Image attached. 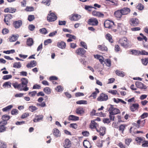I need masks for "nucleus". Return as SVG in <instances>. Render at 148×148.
Listing matches in <instances>:
<instances>
[{
	"label": "nucleus",
	"mask_w": 148,
	"mask_h": 148,
	"mask_svg": "<svg viewBox=\"0 0 148 148\" xmlns=\"http://www.w3.org/2000/svg\"><path fill=\"white\" fill-rule=\"evenodd\" d=\"M21 83L19 84L17 82H13L12 85L14 88L20 90L27 91L28 90L29 88L27 87L28 83V79L26 78H22L21 79Z\"/></svg>",
	"instance_id": "obj_1"
},
{
	"label": "nucleus",
	"mask_w": 148,
	"mask_h": 148,
	"mask_svg": "<svg viewBox=\"0 0 148 148\" xmlns=\"http://www.w3.org/2000/svg\"><path fill=\"white\" fill-rule=\"evenodd\" d=\"M104 25L105 28L111 29L114 32L117 31L116 27L112 21L106 20L104 22Z\"/></svg>",
	"instance_id": "obj_2"
},
{
	"label": "nucleus",
	"mask_w": 148,
	"mask_h": 148,
	"mask_svg": "<svg viewBox=\"0 0 148 148\" xmlns=\"http://www.w3.org/2000/svg\"><path fill=\"white\" fill-rule=\"evenodd\" d=\"M119 42L121 45L124 47H128L129 45L128 41L126 38L124 37L120 39Z\"/></svg>",
	"instance_id": "obj_3"
},
{
	"label": "nucleus",
	"mask_w": 148,
	"mask_h": 148,
	"mask_svg": "<svg viewBox=\"0 0 148 148\" xmlns=\"http://www.w3.org/2000/svg\"><path fill=\"white\" fill-rule=\"evenodd\" d=\"M57 18V17L55 13L51 12V11L49 12V14H48L47 16V20L48 21H54L56 20Z\"/></svg>",
	"instance_id": "obj_4"
},
{
	"label": "nucleus",
	"mask_w": 148,
	"mask_h": 148,
	"mask_svg": "<svg viewBox=\"0 0 148 148\" xmlns=\"http://www.w3.org/2000/svg\"><path fill=\"white\" fill-rule=\"evenodd\" d=\"M99 22L97 19L94 18H91L88 21V23L90 25L92 26H97Z\"/></svg>",
	"instance_id": "obj_5"
},
{
	"label": "nucleus",
	"mask_w": 148,
	"mask_h": 148,
	"mask_svg": "<svg viewBox=\"0 0 148 148\" xmlns=\"http://www.w3.org/2000/svg\"><path fill=\"white\" fill-rule=\"evenodd\" d=\"M130 24L133 26H137L139 23V21L137 18H131L129 21Z\"/></svg>",
	"instance_id": "obj_6"
},
{
	"label": "nucleus",
	"mask_w": 148,
	"mask_h": 148,
	"mask_svg": "<svg viewBox=\"0 0 148 148\" xmlns=\"http://www.w3.org/2000/svg\"><path fill=\"white\" fill-rule=\"evenodd\" d=\"M108 99V96L103 93H101L97 98V100L99 101H104L107 100Z\"/></svg>",
	"instance_id": "obj_7"
},
{
	"label": "nucleus",
	"mask_w": 148,
	"mask_h": 148,
	"mask_svg": "<svg viewBox=\"0 0 148 148\" xmlns=\"http://www.w3.org/2000/svg\"><path fill=\"white\" fill-rule=\"evenodd\" d=\"M146 119H140L137 122V123H135V126L139 128L140 127H143L145 125Z\"/></svg>",
	"instance_id": "obj_8"
},
{
	"label": "nucleus",
	"mask_w": 148,
	"mask_h": 148,
	"mask_svg": "<svg viewBox=\"0 0 148 148\" xmlns=\"http://www.w3.org/2000/svg\"><path fill=\"white\" fill-rule=\"evenodd\" d=\"M22 24L23 22L21 20L14 21L12 23L13 27L15 29L19 28L22 26Z\"/></svg>",
	"instance_id": "obj_9"
},
{
	"label": "nucleus",
	"mask_w": 148,
	"mask_h": 148,
	"mask_svg": "<svg viewBox=\"0 0 148 148\" xmlns=\"http://www.w3.org/2000/svg\"><path fill=\"white\" fill-rule=\"evenodd\" d=\"M99 124L96 123L95 121L92 120L90 124L89 127L92 129H96L97 132H98L97 127H99Z\"/></svg>",
	"instance_id": "obj_10"
},
{
	"label": "nucleus",
	"mask_w": 148,
	"mask_h": 148,
	"mask_svg": "<svg viewBox=\"0 0 148 148\" xmlns=\"http://www.w3.org/2000/svg\"><path fill=\"white\" fill-rule=\"evenodd\" d=\"M72 143L70 140L66 139L63 143V146L64 148H70L71 147Z\"/></svg>",
	"instance_id": "obj_11"
},
{
	"label": "nucleus",
	"mask_w": 148,
	"mask_h": 148,
	"mask_svg": "<svg viewBox=\"0 0 148 148\" xmlns=\"http://www.w3.org/2000/svg\"><path fill=\"white\" fill-rule=\"evenodd\" d=\"M108 111L114 114H116L120 113V110L119 109L113 107V106L111 105L110 107L108 110Z\"/></svg>",
	"instance_id": "obj_12"
},
{
	"label": "nucleus",
	"mask_w": 148,
	"mask_h": 148,
	"mask_svg": "<svg viewBox=\"0 0 148 148\" xmlns=\"http://www.w3.org/2000/svg\"><path fill=\"white\" fill-rule=\"evenodd\" d=\"M5 18L4 20V22L6 25H8L10 23V20L13 18L12 15L10 14H8L5 16Z\"/></svg>",
	"instance_id": "obj_13"
},
{
	"label": "nucleus",
	"mask_w": 148,
	"mask_h": 148,
	"mask_svg": "<svg viewBox=\"0 0 148 148\" xmlns=\"http://www.w3.org/2000/svg\"><path fill=\"white\" fill-rule=\"evenodd\" d=\"M81 17V16L78 14H73L69 16V19L72 21H76L79 19Z\"/></svg>",
	"instance_id": "obj_14"
},
{
	"label": "nucleus",
	"mask_w": 148,
	"mask_h": 148,
	"mask_svg": "<svg viewBox=\"0 0 148 148\" xmlns=\"http://www.w3.org/2000/svg\"><path fill=\"white\" fill-rule=\"evenodd\" d=\"M86 51L83 48H79L76 49L75 52L78 55L81 56H83L85 53Z\"/></svg>",
	"instance_id": "obj_15"
},
{
	"label": "nucleus",
	"mask_w": 148,
	"mask_h": 148,
	"mask_svg": "<svg viewBox=\"0 0 148 148\" xmlns=\"http://www.w3.org/2000/svg\"><path fill=\"white\" fill-rule=\"evenodd\" d=\"M92 14L93 16L98 17H103L104 16L103 14L100 12L97 11L95 10L92 11Z\"/></svg>",
	"instance_id": "obj_16"
},
{
	"label": "nucleus",
	"mask_w": 148,
	"mask_h": 148,
	"mask_svg": "<svg viewBox=\"0 0 148 148\" xmlns=\"http://www.w3.org/2000/svg\"><path fill=\"white\" fill-rule=\"evenodd\" d=\"M75 112L76 114L80 116H82L84 113V110L82 107H78L76 110Z\"/></svg>",
	"instance_id": "obj_17"
},
{
	"label": "nucleus",
	"mask_w": 148,
	"mask_h": 148,
	"mask_svg": "<svg viewBox=\"0 0 148 148\" xmlns=\"http://www.w3.org/2000/svg\"><path fill=\"white\" fill-rule=\"evenodd\" d=\"M139 105L138 103L132 104L130 107V109L132 112H134L139 108Z\"/></svg>",
	"instance_id": "obj_18"
},
{
	"label": "nucleus",
	"mask_w": 148,
	"mask_h": 148,
	"mask_svg": "<svg viewBox=\"0 0 148 148\" xmlns=\"http://www.w3.org/2000/svg\"><path fill=\"white\" fill-rule=\"evenodd\" d=\"M136 85L138 88L145 89L147 88L146 86L140 82H136Z\"/></svg>",
	"instance_id": "obj_19"
},
{
	"label": "nucleus",
	"mask_w": 148,
	"mask_h": 148,
	"mask_svg": "<svg viewBox=\"0 0 148 148\" xmlns=\"http://www.w3.org/2000/svg\"><path fill=\"white\" fill-rule=\"evenodd\" d=\"M19 37L18 34L16 35H12L11 36H10L8 38L9 41L10 42H13L16 41Z\"/></svg>",
	"instance_id": "obj_20"
},
{
	"label": "nucleus",
	"mask_w": 148,
	"mask_h": 148,
	"mask_svg": "<svg viewBox=\"0 0 148 148\" xmlns=\"http://www.w3.org/2000/svg\"><path fill=\"white\" fill-rule=\"evenodd\" d=\"M43 118V116L41 115H35V118L33 119V121L34 122H37L42 120Z\"/></svg>",
	"instance_id": "obj_21"
},
{
	"label": "nucleus",
	"mask_w": 148,
	"mask_h": 148,
	"mask_svg": "<svg viewBox=\"0 0 148 148\" xmlns=\"http://www.w3.org/2000/svg\"><path fill=\"white\" fill-rule=\"evenodd\" d=\"M94 56L95 58L98 59L101 64H102L104 62L103 60L104 58L103 56L99 55H94Z\"/></svg>",
	"instance_id": "obj_22"
},
{
	"label": "nucleus",
	"mask_w": 148,
	"mask_h": 148,
	"mask_svg": "<svg viewBox=\"0 0 148 148\" xmlns=\"http://www.w3.org/2000/svg\"><path fill=\"white\" fill-rule=\"evenodd\" d=\"M53 135L57 137H60L61 136L60 132L58 129L56 128L53 129Z\"/></svg>",
	"instance_id": "obj_23"
},
{
	"label": "nucleus",
	"mask_w": 148,
	"mask_h": 148,
	"mask_svg": "<svg viewBox=\"0 0 148 148\" xmlns=\"http://www.w3.org/2000/svg\"><path fill=\"white\" fill-rule=\"evenodd\" d=\"M120 10L122 15H123L127 14L129 13L130 11V9L127 8H124Z\"/></svg>",
	"instance_id": "obj_24"
},
{
	"label": "nucleus",
	"mask_w": 148,
	"mask_h": 148,
	"mask_svg": "<svg viewBox=\"0 0 148 148\" xmlns=\"http://www.w3.org/2000/svg\"><path fill=\"white\" fill-rule=\"evenodd\" d=\"M16 9L14 8L10 7L5 9L4 12H5L14 13L16 12Z\"/></svg>",
	"instance_id": "obj_25"
},
{
	"label": "nucleus",
	"mask_w": 148,
	"mask_h": 148,
	"mask_svg": "<svg viewBox=\"0 0 148 148\" xmlns=\"http://www.w3.org/2000/svg\"><path fill=\"white\" fill-rule=\"evenodd\" d=\"M57 46L61 49H65L66 47V44L63 41L58 42L57 43Z\"/></svg>",
	"instance_id": "obj_26"
},
{
	"label": "nucleus",
	"mask_w": 148,
	"mask_h": 148,
	"mask_svg": "<svg viewBox=\"0 0 148 148\" xmlns=\"http://www.w3.org/2000/svg\"><path fill=\"white\" fill-rule=\"evenodd\" d=\"M79 119V117L73 115H70L68 118V120L69 121H76L78 120Z\"/></svg>",
	"instance_id": "obj_27"
},
{
	"label": "nucleus",
	"mask_w": 148,
	"mask_h": 148,
	"mask_svg": "<svg viewBox=\"0 0 148 148\" xmlns=\"http://www.w3.org/2000/svg\"><path fill=\"white\" fill-rule=\"evenodd\" d=\"M83 145L85 148H90L92 147L90 142L87 140H84Z\"/></svg>",
	"instance_id": "obj_28"
},
{
	"label": "nucleus",
	"mask_w": 148,
	"mask_h": 148,
	"mask_svg": "<svg viewBox=\"0 0 148 148\" xmlns=\"http://www.w3.org/2000/svg\"><path fill=\"white\" fill-rule=\"evenodd\" d=\"M114 14L115 17L119 18H121L122 15L121 10H118L115 11Z\"/></svg>",
	"instance_id": "obj_29"
},
{
	"label": "nucleus",
	"mask_w": 148,
	"mask_h": 148,
	"mask_svg": "<svg viewBox=\"0 0 148 148\" xmlns=\"http://www.w3.org/2000/svg\"><path fill=\"white\" fill-rule=\"evenodd\" d=\"M36 65V62L35 60L31 61L29 63H28L26 65V66L29 68V67H34Z\"/></svg>",
	"instance_id": "obj_30"
},
{
	"label": "nucleus",
	"mask_w": 148,
	"mask_h": 148,
	"mask_svg": "<svg viewBox=\"0 0 148 148\" xmlns=\"http://www.w3.org/2000/svg\"><path fill=\"white\" fill-rule=\"evenodd\" d=\"M106 39L108 40L109 41L112 43L114 42V40L112 38V36L110 34H107L105 36Z\"/></svg>",
	"instance_id": "obj_31"
},
{
	"label": "nucleus",
	"mask_w": 148,
	"mask_h": 148,
	"mask_svg": "<svg viewBox=\"0 0 148 148\" xmlns=\"http://www.w3.org/2000/svg\"><path fill=\"white\" fill-rule=\"evenodd\" d=\"M34 41L32 38H29L27 39L26 44L29 46H31L33 45Z\"/></svg>",
	"instance_id": "obj_32"
},
{
	"label": "nucleus",
	"mask_w": 148,
	"mask_h": 148,
	"mask_svg": "<svg viewBox=\"0 0 148 148\" xmlns=\"http://www.w3.org/2000/svg\"><path fill=\"white\" fill-rule=\"evenodd\" d=\"M98 132H99L100 135L103 136L106 133V128L104 127H101Z\"/></svg>",
	"instance_id": "obj_33"
},
{
	"label": "nucleus",
	"mask_w": 148,
	"mask_h": 148,
	"mask_svg": "<svg viewBox=\"0 0 148 148\" xmlns=\"http://www.w3.org/2000/svg\"><path fill=\"white\" fill-rule=\"evenodd\" d=\"M95 90L96 91L93 92L90 96V97H92L93 99L96 98L97 94L99 92V90L97 88H95Z\"/></svg>",
	"instance_id": "obj_34"
},
{
	"label": "nucleus",
	"mask_w": 148,
	"mask_h": 148,
	"mask_svg": "<svg viewBox=\"0 0 148 148\" xmlns=\"http://www.w3.org/2000/svg\"><path fill=\"white\" fill-rule=\"evenodd\" d=\"M115 73L116 75L121 77H123L125 76L124 73L123 71L117 70L115 71Z\"/></svg>",
	"instance_id": "obj_35"
},
{
	"label": "nucleus",
	"mask_w": 148,
	"mask_h": 148,
	"mask_svg": "<svg viewBox=\"0 0 148 148\" xmlns=\"http://www.w3.org/2000/svg\"><path fill=\"white\" fill-rule=\"evenodd\" d=\"M127 125L125 124H122L119 127V130L120 131H121L122 133H123V132L124 129Z\"/></svg>",
	"instance_id": "obj_36"
},
{
	"label": "nucleus",
	"mask_w": 148,
	"mask_h": 148,
	"mask_svg": "<svg viewBox=\"0 0 148 148\" xmlns=\"http://www.w3.org/2000/svg\"><path fill=\"white\" fill-rule=\"evenodd\" d=\"M135 141L138 144L140 145L141 142H143V138L141 137H137L135 139Z\"/></svg>",
	"instance_id": "obj_37"
},
{
	"label": "nucleus",
	"mask_w": 148,
	"mask_h": 148,
	"mask_svg": "<svg viewBox=\"0 0 148 148\" xmlns=\"http://www.w3.org/2000/svg\"><path fill=\"white\" fill-rule=\"evenodd\" d=\"M21 66V64L20 62H15L13 65V67L17 69H19Z\"/></svg>",
	"instance_id": "obj_38"
},
{
	"label": "nucleus",
	"mask_w": 148,
	"mask_h": 148,
	"mask_svg": "<svg viewBox=\"0 0 148 148\" xmlns=\"http://www.w3.org/2000/svg\"><path fill=\"white\" fill-rule=\"evenodd\" d=\"M13 106L12 105H9L7 107L3 108L2 111L3 112H7L10 110L13 107Z\"/></svg>",
	"instance_id": "obj_39"
},
{
	"label": "nucleus",
	"mask_w": 148,
	"mask_h": 148,
	"mask_svg": "<svg viewBox=\"0 0 148 148\" xmlns=\"http://www.w3.org/2000/svg\"><path fill=\"white\" fill-rule=\"evenodd\" d=\"M98 47L99 50L102 51H107L108 50L107 47L104 45H99Z\"/></svg>",
	"instance_id": "obj_40"
},
{
	"label": "nucleus",
	"mask_w": 148,
	"mask_h": 148,
	"mask_svg": "<svg viewBox=\"0 0 148 148\" xmlns=\"http://www.w3.org/2000/svg\"><path fill=\"white\" fill-rule=\"evenodd\" d=\"M132 54L136 56L140 55V51L137 50H133L131 51Z\"/></svg>",
	"instance_id": "obj_41"
},
{
	"label": "nucleus",
	"mask_w": 148,
	"mask_h": 148,
	"mask_svg": "<svg viewBox=\"0 0 148 148\" xmlns=\"http://www.w3.org/2000/svg\"><path fill=\"white\" fill-rule=\"evenodd\" d=\"M92 8L96 9L95 7H92L91 6L85 5L84 6V9L86 10L89 12H91L92 11Z\"/></svg>",
	"instance_id": "obj_42"
},
{
	"label": "nucleus",
	"mask_w": 148,
	"mask_h": 148,
	"mask_svg": "<svg viewBox=\"0 0 148 148\" xmlns=\"http://www.w3.org/2000/svg\"><path fill=\"white\" fill-rule=\"evenodd\" d=\"M12 83H11L9 81L3 84V86L4 88L6 87L7 88H11V85H12Z\"/></svg>",
	"instance_id": "obj_43"
},
{
	"label": "nucleus",
	"mask_w": 148,
	"mask_h": 148,
	"mask_svg": "<svg viewBox=\"0 0 148 148\" xmlns=\"http://www.w3.org/2000/svg\"><path fill=\"white\" fill-rule=\"evenodd\" d=\"M10 117L9 116L5 114L3 115L2 116L1 119L2 120L7 121L10 119Z\"/></svg>",
	"instance_id": "obj_44"
},
{
	"label": "nucleus",
	"mask_w": 148,
	"mask_h": 148,
	"mask_svg": "<svg viewBox=\"0 0 148 148\" xmlns=\"http://www.w3.org/2000/svg\"><path fill=\"white\" fill-rule=\"evenodd\" d=\"M44 91L47 94H49L51 93V90L48 87H46L44 88Z\"/></svg>",
	"instance_id": "obj_45"
},
{
	"label": "nucleus",
	"mask_w": 148,
	"mask_h": 148,
	"mask_svg": "<svg viewBox=\"0 0 148 148\" xmlns=\"http://www.w3.org/2000/svg\"><path fill=\"white\" fill-rule=\"evenodd\" d=\"M105 64H106V65L110 67L111 65V60L109 59H107L105 60Z\"/></svg>",
	"instance_id": "obj_46"
},
{
	"label": "nucleus",
	"mask_w": 148,
	"mask_h": 148,
	"mask_svg": "<svg viewBox=\"0 0 148 148\" xmlns=\"http://www.w3.org/2000/svg\"><path fill=\"white\" fill-rule=\"evenodd\" d=\"M141 60L143 64L145 65H146L148 63V58H142Z\"/></svg>",
	"instance_id": "obj_47"
},
{
	"label": "nucleus",
	"mask_w": 148,
	"mask_h": 148,
	"mask_svg": "<svg viewBox=\"0 0 148 148\" xmlns=\"http://www.w3.org/2000/svg\"><path fill=\"white\" fill-rule=\"evenodd\" d=\"M39 31L40 33L42 34H45L47 33V30L45 28H43L42 29H40L39 30Z\"/></svg>",
	"instance_id": "obj_48"
},
{
	"label": "nucleus",
	"mask_w": 148,
	"mask_h": 148,
	"mask_svg": "<svg viewBox=\"0 0 148 148\" xmlns=\"http://www.w3.org/2000/svg\"><path fill=\"white\" fill-rule=\"evenodd\" d=\"M24 10L26 12L33 11L34 10V8L32 7L27 6Z\"/></svg>",
	"instance_id": "obj_49"
},
{
	"label": "nucleus",
	"mask_w": 148,
	"mask_h": 148,
	"mask_svg": "<svg viewBox=\"0 0 148 148\" xmlns=\"http://www.w3.org/2000/svg\"><path fill=\"white\" fill-rule=\"evenodd\" d=\"M132 139L131 138H126L125 140V144L128 146H129L130 143L132 141Z\"/></svg>",
	"instance_id": "obj_50"
},
{
	"label": "nucleus",
	"mask_w": 148,
	"mask_h": 148,
	"mask_svg": "<svg viewBox=\"0 0 148 148\" xmlns=\"http://www.w3.org/2000/svg\"><path fill=\"white\" fill-rule=\"evenodd\" d=\"M29 110L33 112L37 110L38 108L35 106H29Z\"/></svg>",
	"instance_id": "obj_51"
},
{
	"label": "nucleus",
	"mask_w": 148,
	"mask_h": 148,
	"mask_svg": "<svg viewBox=\"0 0 148 148\" xmlns=\"http://www.w3.org/2000/svg\"><path fill=\"white\" fill-rule=\"evenodd\" d=\"M76 103L77 104H87V101H86L85 100H79L76 102Z\"/></svg>",
	"instance_id": "obj_52"
},
{
	"label": "nucleus",
	"mask_w": 148,
	"mask_h": 148,
	"mask_svg": "<svg viewBox=\"0 0 148 148\" xmlns=\"http://www.w3.org/2000/svg\"><path fill=\"white\" fill-rule=\"evenodd\" d=\"M18 110L16 109H13L11 112V114L12 115H16L18 114Z\"/></svg>",
	"instance_id": "obj_53"
},
{
	"label": "nucleus",
	"mask_w": 148,
	"mask_h": 148,
	"mask_svg": "<svg viewBox=\"0 0 148 148\" xmlns=\"http://www.w3.org/2000/svg\"><path fill=\"white\" fill-rule=\"evenodd\" d=\"M0 148H6L7 145L3 142L0 141Z\"/></svg>",
	"instance_id": "obj_54"
},
{
	"label": "nucleus",
	"mask_w": 148,
	"mask_h": 148,
	"mask_svg": "<svg viewBox=\"0 0 148 148\" xmlns=\"http://www.w3.org/2000/svg\"><path fill=\"white\" fill-rule=\"evenodd\" d=\"M136 8L139 10H141L143 9L144 6L141 3H139L137 6Z\"/></svg>",
	"instance_id": "obj_55"
},
{
	"label": "nucleus",
	"mask_w": 148,
	"mask_h": 148,
	"mask_svg": "<svg viewBox=\"0 0 148 148\" xmlns=\"http://www.w3.org/2000/svg\"><path fill=\"white\" fill-rule=\"evenodd\" d=\"M35 19L34 16V15H29L27 19L29 21H33Z\"/></svg>",
	"instance_id": "obj_56"
},
{
	"label": "nucleus",
	"mask_w": 148,
	"mask_h": 148,
	"mask_svg": "<svg viewBox=\"0 0 148 148\" xmlns=\"http://www.w3.org/2000/svg\"><path fill=\"white\" fill-rule=\"evenodd\" d=\"M142 143V146L143 147H148V141L143 140Z\"/></svg>",
	"instance_id": "obj_57"
},
{
	"label": "nucleus",
	"mask_w": 148,
	"mask_h": 148,
	"mask_svg": "<svg viewBox=\"0 0 148 148\" xmlns=\"http://www.w3.org/2000/svg\"><path fill=\"white\" fill-rule=\"evenodd\" d=\"M52 42V40L50 39H48L45 40L44 42V45H48V44L51 43Z\"/></svg>",
	"instance_id": "obj_58"
},
{
	"label": "nucleus",
	"mask_w": 148,
	"mask_h": 148,
	"mask_svg": "<svg viewBox=\"0 0 148 148\" xmlns=\"http://www.w3.org/2000/svg\"><path fill=\"white\" fill-rule=\"evenodd\" d=\"M15 52V50L12 49L10 50H8L7 51H4L3 52L6 54H10V53H13Z\"/></svg>",
	"instance_id": "obj_59"
},
{
	"label": "nucleus",
	"mask_w": 148,
	"mask_h": 148,
	"mask_svg": "<svg viewBox=\"0 0 148 148\" xmlns=\"http://www.w3.org/2000/svg\"><path fill=\"white\" fill-rule=\"evenodd\" d=\"M80 43L82 47L84 48L85 49H87V45L85 42L83 41H81L80 42Z\"/></svg>",
	"instance_id": "obj_60"
},
{
	"label": "nucleus",
	"mask_w": 148,
	"mask_h": 148,
	"mask_svg": "<svg viewBox=\"0 0 148 148\" xmlns=\"http://www.w3.org/2000/svg\"><path fill=\"white\" fill-rule=\"evenodd\" d=\"M12 77V75H7L4 76L3 77V79L4 80H6L11 78Z\"/></svg>",
	"instance_id": "obj_61"
},
{
	"label": "nucleus",
	"mask_w": 148,
	"mask_h": 148,
	"mask_svg": "<svg viewBox=\"0 0 148 148\" xmlns=\"http://www.w3.org/2000/svg\"><path fill=\"white\" fill-rule=\"evenodd\" d=\"M29 116V113L26 112L24 113V114H23L21 117V119H23L26 118L28 116Z\"/></svg>",
	"instance_id": "obj_62"
},
{
	"label": "nucleus",
	"mask_w": 148,
	"mask_h": 148,
	"mask_svg": "<svg viewBox=\"0 0 148 148\" xmlns=\"http://www.w3.org/2000/svg\"><path fill=\"white\" fill-rule=\"evenodd\" d=\"M63 88L60 86H57V87L55 88V89L58 92L62 91L63 90Z\"/></svg>",
	"instance_id": "obj_63"
},
{
	"label": "nucleus",
	"mask_w": 148,
	"mask_h": 148,
	"mask_svg": "<svg viewBox=\"0 0 148 148\" xmlns=\"http://www.w3.org/2000/svg\"><path fill=\"white\" fill-rule=\"evenodd\" d=\"M118 145L120 148H127L126 146L121 142L119 143Z\"/></svg>",
	"instance_id": "obj_64"
}]
</instances>
